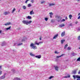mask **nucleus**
Instances as JSON below:
<instances>
[{
    "instance_id": "f257e3e1",
    "label": "nucleus",
    "mask_w": 80,
    "mask_h": 80,
    "mask_svg": "<svg viewBox=\"0 0 80 80\" xmlns=\"http://www.w3.org/2000/svg\"><path fill=\"white\" fill-rule=\"evenodd\" d=\"M32 22V21H25L23 20L22 21L23 23L24 24H26V25H28V24H30Z\"/></svg>"
},
{
    "instance_id": "f03ea898",
    "label": "nucleus",
    "mask_w": 80,
    "mask_h": 80,
    "mask_svg": "<svg viewBox=\"0 0 80 80\" xmlns=\"http://www.w3.org/2000/svg\"><path fill=\"white\" fill-rule=\"evenodd\" d=\"M73 78H74V79L75 80L76 78L77 79V80H80V76L76 75H74L72 76Z\"/></svg>"
},
{
    "instance_id": "7ed1b4c3",
    "label": "nucleus",
    "mask_w": 80,
    "mask_h": 80,
    "mask_svg": "<svg viewBox=\"0 0 80 80\" xmlns=\"http://www.w3.org/2000/svg\"><path fill=\"white\" fill-rule=\"evenodd\" d=\"M65 75L66 76H64V78H70V75L68 73H67V72L65 73Z\"/></svg>"
},
{
    "instance_id": "20e7f679",
    "label": "nucleus",
    "mask_w": 80,
    "mask_h": 80,
    "mask_svg": "<svg viewBox=\"0 0 80 80\" xmlns=\"http://www.w3.org/2000/svg\"><path fill=\"white\" fill-rule=\"evenodd\" d=\"M53 67H54V68L55 70H56V71H58V67L55 65H54Z\"/></svg>"
},
{
    "instance_id": "39448f33",
    "label": "nucleus",
    "mask_w": 80,
    "mask_h": 80,
    "mask_svg": "<svg viewBox=\"0 0 80 80\" xmlns=\"http://www.w3.org/2000/svg\"><path fill=\"white\" fill-rule=\"evenodd\" d=\"M35 57H36V58H37L40 59L41 58V55H39L36 56Z\"/></svg>"
},
{
    "instance_id": "423d86ee",
    "label": "nucleus",
    "mask_w": 80,
    "mask_h": 80,
    "mask_svg": "<svg viewBox=\"0 0 80 80\" xmlns=\"http://www.w3.org/2000/svg\"><path fill=\"white\" fill-rule=\"evenodd\" d=\"M27 40V38L26 37H24L21 40V42H25L26 40Z\"/></svg>"
},
{
    "instance_id": "0eeeda50",
    "label": "nucleus",
    "mask_w": 80,
    "mask_h": 80,
    "mask_svg": "<svg viewBox=\"0 0 80 80\" xmlns=\"http://www.w3.org/2000/svg\"><path fill=\"white\" fill-rule=\"evenodd\" d=\"M6 45V42H5L4 41L2 42L1 46L3 47V46H5V45Z\"/></svg>"
},
{
    "instance_id": "6e6552de",
    "label": "nucleus",
    "mask_w": 80,
    "mask_h": 80,
    "mask_svg": "<svg viewBox=\"0 0 80 80\" xmlns=\"http://www.w3.org/2000/svg\"><path fill=\"white\" fill-rule=\"evenodd\" d=\"M63 55H65V54H62L61 55L59 56H58L56 57V58H60V57H63Z\"/></svg>"
},
{
    "instance_id": "1a4fd4ad",
    "label": "nucleus",
    "mask_w": 80,
    "mask_h": 80,
    "mask_svg": "<svg viewBox=\"0 0 80 80\" xmlns=\"http://www.w3.org/2000/svg\"><path fill=\"white\" fill-rule=\"evenodd\" d=\"M11 71H12V73H16V70H15V69H12L11 70Z\"/></svg>"
},
{
    "instance_id": "9d476101",
    "label": "nucleus",
    "mask_w": 80,
    "mask_h": 80,
    "mask_svg": "<svg viewBox=\"0 0 80 80\" xmlns=\"http://www.w3.org/2000/svg\"><path fill=\"white\" fill-rule=\"evenodd\" d=\"M61 18H60V17H58V20L57 21L58 22H61Z\"/></svg>"
},
{
    "instance_id": "9b49d317",
    "label": "nucleus",
    "mask_w": 80,
    "mask_h": 80,
    "mask_svg": "<svg viewBox=\"0 0 80 80\" xmlns=\"http://www.w3.org/2000/svg\"><path fill=\"white\" fill-rule=\"evenodd\" d=\"M11 28V26H10L9 28H6V29H5V31H7V30H10Z\"/></svg>"
},
{
    "instance_id": "f8f14e48",
    "label": "nucleus",
    "mask_w": 80,
    "mask_h": 80,
    "mask_svg": "<svg viewBox=\"0 0 80 80\" xmlns=\"http://www.w3.org/2000/svg\"><path fill=\"white\" fill-rule=\"evenodd\" d=\"M72 74H74V75H75V74H76V73H77V70H75L72 71Z\"/></svg>"
},
{
    "instance_id": "ddd939ff",
    "label": "nucleus",
    "mask_w": 80,
    "mask_h": 80,
    "mask_svg": "<svg viewBox=\"0 0 80 80\" xmlns=\"http://www.w3.org/2000/svg\"><path fill=\"white\" fill-rule=\"evenodd\" d=\"M10 24H11V23L10 22H7L6 23L4 24V25L7 26V25H10Z\"/></svg>"
},
{
    "instance_id": "4468645a",
    "label": "nucleus",
    "mask_w": 80,
    "mask_h": 80,
    "mask_svg": "<svg viewBox=\"0 0 80 80\" xmlns=\"http://www.w3.org/2000/svg\"><path fill=\"white\" fill-rule=\"evenodd\" d=\"M58 34H56L54 36L53 38V39H55V38H56L58 37Z\"/></svg>"
},
{
    "instance_id": "2eb2a0df",
    "label": "nucleus",
    "mask_w": 80,
    "mask_h": 80,
    "mask_svg": "<svg viewBox=\"0 0 80 80\" xmlns=\"http://www.w3.org/2000/svg\"><path fill=\"white\" fill-rule=\"evenodd\" d=\"M23 45V43L21 42L20 43L17 44V46H20V45Z\"/></svg>"
},
{
    "instance_id": "dca6fc26",
    "label": "nucleus",
    "mask_w": 80,
    "mask_h": 80,
    "mask_svg": "<svg viewBox=\"0 0 80 80\" xmlns=\"http://www.w3.org/2000/svg\"><path fill=\"white\" fill-rule=\"evenodd\" d=\"M63 36H65V32H62L61 34V36L63 37Z\"/></svg>"
},
{
    "instance_id": "f3484780",
    "label": "nucleus",
    "mask_w": 80,
    "mask_h": 80,
    "mask_svg": "<svg viewBox=\"0 0 80 80\" xmlns=\"http://www.w3.org/2000/svg\"><path fill=\"white\" fill-rule=\"evenodd\" d=\"M65 40H61V43L62 44H63V42H65Z\"/></svg>"
},
{
    "instance_id": "a211bd4d",
    "label": "nucleus",
    "mask_w": 80,
    "mask_h": 80,
    "mask_svg": "<svg viewBox=\"0 0 80 80\" xmlns=\"http://www.w3.org/2000/svg\"><path fill=\"white\" fill-rule=\"evenodd\" d=\"M65 26V24H62L61 25H59V27H64Z\"/></svg>"
},
{
    "instance_id": "6ab92c4d",
    "label": "nucleus",
    "mask_w": 80,
    "mask_h": 80,
    "mask_svg": "<svg viewBox=\"0 0 80 80\" xmlns=\"http://www.w3.org/2000/svg\"><path fill=\"white\" fill-rule=\"evenodd\" d=\"M27 18H28V19H32V17H31V16H28L27 17Z\"/></svg>"
},
{
    "instance_id": "aec40b11",
    "label": "nucleus",
    "mask_w": 80,
    "mask_h": 80,
    "mask_svg": "<svg viewBox=\"0 0 80 80\" xmlns=\"http://www.w3.org/2000/svg\"><path fill=\"white\" fill-rule=\"evenodd\" d=\"M30 54L31 56H33V57H35V54H33V53H32L31 52L30 53Z\"/></svg>"
},
{
    "instance_id": "412c9836",
    "label": "nucleus",
    "mask_w": 80,
    "mask_h": 80,
    "mask_svg": "<svg viewBox=\"0 0 80 80\" xmlns=\"http://www.w3.org/2000/svg\"><path fill=\"white\" fill-rule=\"evenodd\" d=\"M55 5V4L52 3L51 4H49V7H51V6H53Z\"/></svg>"
},
{
    "instance_id": "4be33fe9",
    "label": "nucleus",
    "mask_w": 80,
    "mask_h": 80,
    "mask_svg": "<svg viewBox=\"0 0 80 80\" xmlns=\"http://www.w3.org/2000/svg\"><path fill=\"white\" fill-rule=\"evenodd\" d=\"M43 43V42H40L39 43H37V42L36 43V45H39V44H40V43Z\"/></svg>"
},
{
    "instance_id": "5701e85b",
    "label": "nucleus",
    "mask_w": 80,
    "mask_h": 80,
    "mask_svg": "<svg viewBox=\"0 0 80 80\" xmlns=\"http://www.w3.org/2000/svg\"><path fill=\"white\" fill-rule=\"evenodd\" d=\"M72 15H71V14H70L69 15V18H70V19H71L72 18Z\"/></svg>"
},
{
    "instance_id": "b1692460",
    "label": "nucleus",
    "mask_w": 80,
    "mask_h": 80,
    "mask_svg": "<svg viewBox=\"0 0 80 80\" xmlns=\"http://www.w3.org/2000/svg\"><path fill=\"white\" fill-rule=\"evenodd\" d=\"M32 48H33V49H36L37 48V47L35 46H33V47H32Z\"/></svg>"
},
{
    "instance_id": "393cba45",
    "label": "nucleus",
    "mask_w": 80,
    "mask_h": 80,
    "mask_svg": "<svg viewBox=\"0 0 80 80\" xmlns=\"http://www.w3.org/2000/svg\"><path fill=\"white\" fill-rule=\"evenodd\" d=\"M67 46H68V44H66L64 46V49H66V48H67Z\"/></svg>"
},
{
    "instance_id": "a878e982",
    "label": "nucleus",
    "mask_w": 80,
    "mask_h": 80,
    "mask_svg": "<svg viewBox=\"0 0 80 80\" xmlns=\"http://www.w3.org/2000/svg\"><path fill=\"white\" fill-rule=\"evenodd\" d=\"M5 76H3L1 77V79H4L5 78Z\"/></svg>"
},
{
    "instance_id": "bb28decb",
    "label": "nucleus",
    "mask_w": 80,
    "mask_h": 80,
    "mask_svg": "<svg viewBox=\"0 0 80 80\" xmlns=\"http://www.w3.org/2000/svg\"><path fill=\"white\" fill-rule=\"evenodd\" d=\"M53 77H54V76H50L49 78V79L50 80L52 79V78H53Z\"/></svg>"
},
{
    "instance_id": "cd10ccee",
    "label": "nucleus",
    "mask_w": 80,
    "mask_h": 80,
    "mask_svg": "<svg viewBox=\"0 0 80 80\" xmlns=\"http://www.w3.org/2000/svg\"><path fill=\"white\" fill-rule=\"evenodd\" d=\"M48 18H45V20L46 22H47V21H48Z\"/></svg>"
},
{
    "instance_id": "c85d7f7f",
    "label": "nucleus",
    "mask_w": 80,
    "mask_h": 80,
    "mask_svg": "<svg viewBox=\"0 0 80 80\" xmlns=\"http://www.w3.org/2000/svg\"><path fill=\"white\" fill-rule=\"evenodd\" d=\"M15 10H16L15 8H14L12 10V13H13V12H15Z\"/></svg>"
},
{
    "instance_id": "c756f323",
    "label": "nucleus",
    "mask_w": 80,
    "mask_h": 80,
    "mask_svg": "<svg viewBox=\"0 0 80 80\" xmlns=\"http://www.w3.org/2000/svg\"><path fill=\"white\" fill-rule=\"evenodd\" d=\"M33 12V10H32V11H31L30 12V15H32V12Z\"/></svg>"
},
{
    "instance_id": "7c9ffc66",
    "label": "nucleus",
    "mask_w": 80,
    "mask_h": 80,
    "mask_svg": "<svg viewBox=\"0 0 80 80\" xmlns=\"http://www.w3.org/2000/svg\"><path fill=\"white\" fill-rule=\"evenodd\" d=\"M77 31H78V32H80V28H77Z\"/></svg>"
},
{
    "instance_id": "2f4dec72",
    "label": "nucleus",
    "mask_w": 80,
    "mask_h": 80,
    "mask_svg": "<svg viewBox=\"0 0 80 80\" xmlns=\"http://www.w3.org/2000/svg\"><path fill=\"white\" fill-rule=\"evenodd\" d=\"M30 47H33V46H34V44L33 43L31 44H30Z\"/></svg>"
},
{
    "instance_id": "473e14b6",
    "label": "nucleus",
    "mask_w": 80,
    "mask_h": 80,
    "mask_svg": "<svg viewBox=\"0 0 80 80\" xmlns=\"http://www.w3.org/2000/svg\"><path fill=\"white\" fill-rule=\"evenodd\" d=\"M32 6V5L31 4H28V7H31Z\"/></svg>"
},
{
    "instance_id": "72a5a7b5",
    "label": "nucleus",
    "mask_w": 80,
    "mask_h": 80,
    "mask_svg": "<svg viewBox=\"0 0 80 80\" xmlns=\"http://www.w3.org/2000/svg\"><path fill=\"white\" fill-rule=\"evenodd\" d=\"M55 53H56V54H58V53H59V52H57V51H55Z\"/></svg>"
},
{
    "instance_id": "f704fd0d",
    "label": "nucleus",
    "mask_w": 80,
    "mask_h": 80,
    "mask_svg": "<svg viewBox=\"0 0 80 80\" xmlns=\"http://www.w3.org/2000/svg\"><path fill=\"white\" fill-rule=\"evenodd\" d=\"M23 8L24 10H25V9H26V7L25 6H23Z\"/></svg>"
},
{
    "instance_id": "c9c22d12",
    "label": "nucleus",
    "mask_w": 80,
    "mask_h": 80,
    "mask_svg": "<svg viewBox=\"0 0 80 80\" xmlns=\"http://www.w3.org/2000/svg\"><path fill=\"white\" fill-rule=\"evenodd\" d=\"M72 55H73V56H75V53L73 52V53H72Z\"/></svg>"
},
{
    "instance_id": "e433bc0d",
    "label": "nucleus",
    "mask_w": 80,
    "mask_h": 80,
    "mask_svg": "<svg viewBox=\"0 0 80 80\" xmlns=\"http://www.w3.org/2000/svg\"><path fill=\"white\" fill-rule=\"evenodd\" d=\"M65 19H63L61 20V22H65Z\"/></svg>"
},
{
    "instance_id": "4c0bfd02",
    "label": "nucleus",
    "mask_w": 80,
    "mask_h": 80,
    "mask_svg": "<svg viewBox=\"0 0 80 80\" xmlns=\"http://www.w3.org/2000/svg\"><path fill=\"white\" fill-rule=\"evenodd\" d=\"M49 14L51 15H53V13H52V12H50L49 13Z\"/></svg>"
},
{
    "instance_id": "58836bf2",
    "label": "nucleus",
    "mask_w": 80,
    "mask_h": 80,
    "mask_svg": "<svg viewBox=\"0 0 80 80\" xmlns=\"http://www.w3.org/2000/svg\"><path fill=\"white\" fill-rule=\"evenodd\" d=\"M68 50H71V48L69 47L68 48Z\"/></svg>"
},
{
    "instance_id": "ea45409f",
    "label": "nucleus",
    "mask_w": 80,
    "mask_h": 80,
    "mask_svg": "<svg viewBox=\"0 0 80 80\" xmlns=\"http://www.w3.org/2000/svg\"><path fill=\"white\" fill-rule=\"evenodd\" d=\"M4 14H5V15H7V14H8V12H4Z\"/></svg>"
},
{
    "instance_id": "a19ab883",
    "label": "nucleus",
    "mask_w": 80,
    "mask_h": 80,
    "mask_svg": "<svg viewBox=\"0 0 80 80\" xmlns=\"http://www.w3.org/2000/svg\"><path fill=\"white\" fill-rule=\"evenodd\" d=\"M78 40H80V36H79L78 37Z\"/></svg>"
},
{
    "instance_id": "79ce46f5",
    "label": "nucleus",
    "mask_w": 80,
    "mask_h": 80,
    "mask_svg": "<svg viewBox=\"0 0 80 80\" xmlns=\"http://www.w3.org/2000/svg\"><path fill=\"white\" fill-rule=\"evenodd\" d=\"M17 43H14V45H13V46H17Z\"/></svg>"
},
{
    "instance_id": "37998d69",
    "label": "nucleus",
    "mask_w": 80,
    "mask_h": 80,
    "mask_svg": "<svg viewBox=\"0 0 80 80\" xmlns=\"http://www.w3.org/2000/svg\"><path fill=\"white\" fill-rule=\"evenodd\" d=\"M69 26H72V23H70L69 24Z\"/></svg>"
},
{
    "instance_id": "c03bdc74",
    "label": "nucleus",
    "mask_w": 80,
    "mask_h": 80,
    "mask_svg": "<svg viewBox=\"0 0 80 80\" xmlns=\"http://www.w3.org/2000/svg\"><path fill=\"white\" fill-rule=\"evenodd\" d=\"M45 3V2L44 1H42V2H41V4H42L43 3Z\"/></svg>"
},
{
    "instance_id": "a18cd8bd",
    "label": "nucleus",
    "mask_w": 80,
    "mask_h": 80,
    "mask_svg": "<svg viewBox=\"0 0 80 80\" xmlns=\"http://www.w3.org/2000/svg\"><path fill=\"white\" fill-rule=\"evenodd\" d=\"M39 40H42V37H41L40 38H39Z\"/></svg>"
},
{
    "instance_id": "49530a36",
    "label": "nucleus",
    "mask_w": 80,
    "mask_h": 80,
    "mask_svg": "<svg viewBox=\"0 0 80 80\" xmlns=\"http://www.w3.org/2000/svg\"><path fill=\"white\" fill-rule=\"evenodd\" d=\"M65 19L66 20H68V18H67V17H65Z\"/></svg>"
},
{
    "instance_id": "de8ad7c7",
    "label": "nucleus",
    "mask_w": 80,
    "mask_h": 80,
    "mask_svg": "<svg viewBox=\"0 0 80 80\" xmlns=\"http://www.w3.org/2000/svg\"><path fill=\"white\" fill-rule=\"evenodd\" d=\"M2 74V71H0V75Z\"/></svg>"
},
{
    "instance_id": "09e8293b",
    "label": "nucleus",
    "mask_w": 80,
    "mask_h": 80,
    "mask_svg": "<svg viewBox=\"0 0 80 80\" xmlns=\"http://www.w3.org/2000/svg\"><path fill=\"white\" fill-rule=\"evenodd\" d=\"M78 19H80V16L78 17Z\"/></svg>"
},
{
    "instance_id": "8fccbe9b",
    "label": "nucleus",
    "mask_w": 80,
    "mask_h": 80,
    "mask_svg": "<svg viewBox=\"0 0 80 80\" xmlns=\"http://www.w3.org/2000/svg\"><path fill=\"white\" fill-rule=\"evenodd\" d=\"M31 2H32V3H33V0H31Z\"/></svg>"
},
{
    "instance_id": "3c124183",
    "label": "nucleus",
    "mask_w": 80,
    "mask_h": 80,
    "mask_svg": "<svg viewBox=\"0 0 80 80\" xmlns=\"http://www.w3.org/2000/svg\"><path fill=\"white\" fill-rule=\"evenodd\" d=\"M78 74H80V70L79 71V72H78Z\"/></svg>"
},
{
    "instance_id": "603ef678",
    "label": "nucleus",
    "mask_w": 80,
    "mask_h": 80,
    "mask_svg": "<svg viewBox=\"0 0 80 80\" xmlns=\"http://www.w3.org/2000/svg\"><path fill=\"white\" fill-rule=\"evenodd\" d=\"M75 23H76V24H77V23H78V22H75Z\"/></svg>"
},
{
    "instance_id": "864d4df0",
    "label": "nucleus",
    "mask_w": 80,
    "mask_h": 80,
    "mask_svg": "<svg viewBox=\"0 0 80 80\" xmlns=\"http://www.w3.org/2000/svg\"><path fill=\"white\" fill-rule=\"evenodd\" d=\"M50 17L51 18H52V15H50Z\"/></svg>"
},
{
    "instance_id": "5fc2aeb1",
    "label": "nucleus",
    "mask_w": 80,
    "mask_h": 80,
    "mask_svg": "<svg viewBox=\"0 0 80 80\" xmlns=\"http://www.w3.org/2000/svg\"><path fill=\"white\" fill-rule=\"evenodd\" d=\"M2 69V66H0V69Z\"/></svg>"
},
{
    "instance_id": "6e6d98bb",
    "label": "nucleus",
    "mask_w": 80,
    "mask_h": 80,
    "mask_svg": "<svg viewBox=\"0 0 80 80\" xmlns=\"http://www.w3.org/2000/svg\"><path fill=\"white\" fill-rule=\"evenodd\" d=\"M20 28H18V30H20Z\"/></svg>"
},
{
    "instance_id": "4d7b16f0",
    "label": "nucleus",
    "mask_w": 80,
    "mask_h": 80,
    "mask_svg": "<svg viewBox=\"0 0 80 80\" xmlns=\"http://www.w3.org/2000/svg\"><path fill=\"white\" fill-rule=\"evenodd\" d=\"M27 2H28V1H25V3H27Z\"/></svg>"
},
{
    "instance_id": "13d9d810",
    "label": "nucleus",
    "mask_w": 80,
    "mask_h": 80,
    "mask_svg": "<svg viewBox=\"0 0 80 80\" xmlns=\"http://www.w3.org/2000/svg\"><path fill=\"white\" fill-rule=\"evenodd\" d=\"M2 33V30H0V33Z\"/></svg>"
},
{
    "instance_id": "bf43d9fd",
    "label": "nucleus",
    "mask_w": 80,
    "mask_h": 80,
    "mask_svg": "<svg viewBox=\"0 0 80 80\" xmlns=\"http://www.w3.org/2000/svg\"><path fill=\"white\" fill-rule=\"evenodd\" d=\"M6 75V73H5L4 74V76H5V75Z\"/></svg>"
},
{
    "instance_id": "052dcab7",
    "label": "nucleus",
    "mask_w": 80,
    "mask_h": 80,
    "mask_svg": "<svg viewBox=\"0 0 80 80\" xmlns=\"http://www.w3.org/2000/svg\"><path fill=\"white\" fill-rule=\"evenodd\" d=\"M36 43H37V41H36V42H35V44H36Z\"/></svg>"
},
{
    "instance_id": "680f3d73",
    "label": "nucleus",
    "mask_w": 80,
    "mask_h": 80,
    "mask_svg": "<svg viewBox=\"0 0 80 80\" xmlns=\"http://www.w3.org/2000/svg\"><path fill=\"white\" fill-rule=\"evenodd\" d=\"M80 15V13H79L78 14V15Z\"/></svg>"
},
{
    "instance_id": "e2e57ef3",
    "label": "nucleus",
    "mask_w": 80,
    "mask_h": 80,
    "mask_svg": "<svg viewBox=\"0 0 80 80\" xmlns=\"http://www.w3.org/2000/svg\"><path fill=\"white\" fill-rule=\"evenodd\" d=\"M80 0H77V1H78V2H79V1H80Z\"/></svg>"
},
{
    "instance_id": "0e129e2a",
    "label": "nucleus",
    "mask_w": 80,
    "mask_h": 80,
    "mask_svg": "<svg viewBox=\"0 0 80 80\" xmlns=\"http://www.w3.org/2000/svg\"><path fill=\"white\" fill-rule=\"evenodd\" d=\"M29 0H27L26 1H27L28 2V1H29Z\"/></svg>"
},
{
    "instance_id": "69168bd1",
    "label": "nucleus",
    "mask_w": 80,
    "mask_h": 80,
    "mask_svg": "<svg viewBox=\"0 0 80 80\" xmlns=\"http://www.w3.org/2000/svg\"><path fill=\"white\" fill-rule=\"evenodd\" d=\"M32 14H34V12H32Z\"/></svg>"
},
{
    "instance_id": "338daca9",
    "label": "nucleus",
    "mask_w": 80,
    "mask_h": 80,
    "mask_svg": "<svg viewBox=\"0 0 80 80\" xmlns=\"http://www.w3.org/2000/svg\"><path fill=\"white\" fill-rule=\"evenodd\" d=\"M13 51H15V50H13Z\"/></svg>"
},
{
    "instance_id": "774afa93",
    "label": "nucleus",
    "mask_w": 80,
    "mask_h": 80,
    "mask_svg": "<svg viewBox=\"0 0 80 80\" xmlns=\"http://www.w3.org/2000/svg\"><path fill=\"white\" fill-rule=\"evenodd\" d=\"M79 49H80V47L79 48Z\"/></svg>"
}]
</instances>
